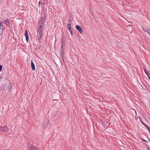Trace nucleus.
<instances>
[{
    "instance_id": "obj_7",
    "label": "nucleus",
    "mask_w": 150,
    "mask_h": 150,
    "mask_svg": "<svg viewBox=\"0 0 150 150\" xmlns=\"http://www.w3.org/2000/svg\"><path fill=\"white\" fill-rule=\"evenodd\" d=\"M31 67L32 68V69L33 70H35V64L33 61L31 60Z\"/></svg>"
},
{
    "instance_id": "obj_11",
    "label": "nucleus",
    "mask_w": 150,
    "mask_h": 150,
    "mask_svg": "<svg viewBox=\"0 0 150 150\" xmlns=\"http://www.w3.org/2000/svg\"><path fill=\"white\" fill-rule=\"evenodd\" d=\"M142 123L146 127L149 131H150V128L143 122H142Z\"/></svg>"
},
{
    "instance_id": "obj_13",
    "label": "nucleus",
    "mask_w": 150,
    "mask_h": 150,
    "mask_svg": "<svg viewBox=\"0 0 150 150\" xmlns=\"http://www.w3.org/2000/svg\"><path fill=\"white\" fill-rule=\"evenodd\" d=\"M3 32V28H0V34H1Z\"/></svg>"
},
{
    "instance_id": "obj_19",
    "label": "nucleus",
    "mask_w": 150,
    "mask_h": 150,
    "mask_svg": "<svg viewBox=\"0 0 150 150\" xmlns=\"http://www.w3.org/2000/svg\"><path fill=\"white\" fill-rule=\"evenodd\" d=\"M1 127L0 126V130H1Z\"/></svg>"
},
{
    "instance_id": "obj_3",
    "label": "nucleus",
    "mask_w": 150,
    "mask_h": 150,
    "mask_svg": "<svg viewBox=\"0 0 150 150\" xmlns=\"http://www.w3.org/2000/svg\"><path fill=\"white\" fill-rule=\"evenodd\" d=\"M65 39L64 36H63L62 37V42H61V47H62V48L63 47H64L65 45Z\"/></svg>"
},
{
    "instance_id": "obj_12",
    "label": "nucleus",
    "mask_w": 150,
    "mask_h": 150,
    "mask_svg": "<svg viewBox=\"0 0 150 150\" xmlns=\"http://www.w3.org/2000/svg\"><path fill=\"white\" fill-rule=\"evenodd\" d=\"M4 22L6 25H9V22L8 20H6Z\"/></svg>"
},
{
    "instance_id": "obj_1",
    "label": "nucleus",
    "mask_w": 150,
    "mask_h": 150,
    "mask_svg": "<svg viewBox=\"0 0 150 150\" xmlns=\"http://www.w3.org/2000/svg\"><path fill=\"white\" fill-rule=\"evenodd\" d=\"M45 19L44 17H42L39 21V23L38 25V28H43L45 23Z\"/></svg>"
},
{
    "instance_id": "obj_8",
    "label": "nucleus",
    "mask_w": 150,
    "mask_h": 150,
    "mask_svg": "<svg viewBox=\"0 0 150 150\" xmlns=\"http://www.w3.org/2000/svg\"><path fill=\"white\" fill-rule=\"evenodd\" d=\"M8 130V129L7 127L5 126L4 127H1V131H3L4 132H6Z\"/></svg>"
},
{
    "instance_id": "obj_18",
    "label": "nucleus",
    "mask_w": 150,
    "mask_h": 150,
    "mask_svg": "<svg viewBox=\"0 0 150 150\" xmlns=\"http://www.w3.org/2000/svg\"><path fill=\"white\" fill-rule=\"evenodd\" d=\"M9 87H10V86H9ZM8 91H10L11 90V88L9 87L8 88Z\"/></svg>"
},
{
    "instance_id": "obj_6",
    "label": "nucleus",
    "mask_w": 150,
    "mask_h": 150,
    "mask_svg": "<svg viewBox=\"0 0 150 150\" xmlns=\"http://www.w3.org/2000/svg\"><path fill=\"white\" fill-rule=\"evenodd\" d=\"M143 30L145 32H146L150 35V29H149L147 28H143Z\"/></svg>"
},
{
    "instance_id": "obj_15",
    "label": "nucleus",
    "mask_w": 150,
    "mask_h": 150,
    "mask_svg": "<svg viewBox=\"0 0 150 150\" xmlns=\"http://www.w3.org/2000/svg\"><path fill=\"white\" fill-rule=\"evenodd\" d=\"M2 22H0V27H1V28H3V26H2Z\"/></svg>"
},
{
    "instance_id": "obj_16",
    "label": "nucleus",
    "mask_w": 150,
    "mask_h": 150,
    "mask_svg": "<svg viewBox=\"0 0 150 150\" xmlns=\"http://www.w3.org/2000/svg\"><path fill=\"white\" fill-rule=\"evenodd\" d=\"M69 31L71 33V35L73 36V32H72V30H71V31Z\"/></svg>"
},
{
    "instance_id": "obj_10",
    "label": "nucleus",
    "mask_w": 150,
    "mask_h": 150,
    "mask_svg": "<svg viewBox=\"0 0 150 150\" xmlns=\"http://www.w3.org/2000/svg\"><path fill=\"white\" fill-rule=\"evenodd\" d=\"M67 26L69 30L71 31V25L70 23H68L67 25Z\"/></svg>"
},
{
    "instance_id": "obj_9",
    "label": "nucleus",
    "mask_w": 150,
    "mask_h": 150,
    "mask_svg": "<svg viewBox=\"0 0 150 150\" xmlns=\"http://www.w3.org/2000/svg\"><path fill=\"white\" fill-rule=\"evenodd\" d=\"M25 36L26 37V40L27 42L28 41V35L27 30L26 29L25 30Z\"/></svg>"
},
{
    "instance_id": "obj_2",
    "label": "nucleus",
    "mask_w": 150,
    "mask_h": 150,
    "mask_svg": "<svg viewBox=\"0 0 150 150\" xmlns=\"http://www.w3.org/2000/svg\"><path fill=\"white\" fill-rule=\"evenodd\" d=\"M42 28H43L38 27V38L39 42L40 41L42 35Z\"/></svg>"
},
{
    "instance_id": "obj_17",
    "label": "nucleus",
    "mask_w": 150,
    "mask_h": 150,
    "mask_svg": "<svg viewBox=\"0 0 150 150\" xmlns=\"http://www.w3.org/2000/svg\"><path fill=\"white\" fill-rule=\"evenodd\" d=\"M2 66L1 65H0V71H1L2 70Z\"/></svg>"
},
{
    "instance_id": "obj_14",
    "label": "nucleus",
    "mask_w": 150,
    "mask_h": 150,
    "mask_svg": "<svg viewBox=\"0 0 150 150\" xmlns=\"http://www.w3.org/2000/svg\"><path fill=\"white\" fill-rule=\"evenodd\" d=\"M144 70L146 74L147 75V76H148V74L147 71L146 69H144Z\"/></svg>"
},
{
    "instance_id": "obj_4",
    "label": "nucleus",
    "mask_w": 150,
    "mask_h": 150,
    "mask_svg": "<svg viewBox=\"0 0 150 150\" xmlns=\"http://www.w3.org/2000/svg\"><path fill=\"white\" fill-rule=\"evenodd\" d=\"M64 48V47H63V48H62V47H61V48L60 49V55L61 56L62 58V59L63 61V62H64V51H63V49Z\"/></svg>"
},
{
    "instance_id": "obj_5",
    "label": "nucleus",
    "mask_w": 150,
    "mask_h": 150,
    "mask_svg": "<svg viewBox=\"0 0 150 150\" xmlns=\"http://www.w3.org/2000/svg\"><path fill=\"white\" fill-rule=\"evenodd\" d=\"M76 29L78 30L80 33H82L83 31L80 26L78 25H76Z\"/></svg>"
},
{
    "instance_id": "obj_20",
    "label": "nucleus",
    "mask_w": 150,
    "mask_h": 150,
    "mask_svg": "<svg viewBox=\"0 0 150 150\" xmlns=\"http://www.w3.org/2000/svg\"><path fill=\"white\" fill-rule=\"evenodd\" d=\"M149 79L150 80V77H149Z\"/></svg>"
}]
</instances>
